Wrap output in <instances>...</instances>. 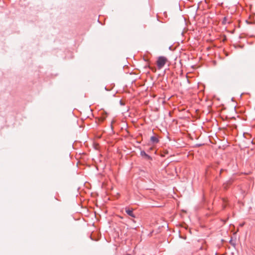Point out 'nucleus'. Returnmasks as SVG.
Masks as SVG:
<instances>
[{
    "instance_id": "f257e3e1",
    "label": "nucleus",
    "mask_w": 255,
    "mask_h": 255,
    "mask_svg": "<svg viewBox=\"0 0 255 255\" xmlns=\"http://www.w3.org/2000/svg\"><path fill=\"white\" fill-rule=\"evenodd\" d=\"M167 62V58L164 56H160L156 62L157 66L159 69L162 68Z\"/></svg>"
},
{
    "instance_id": "f03ea898",
    "label": "nucleus",
    "mask_w": 255,
    "mask_h": 255,
    "mask_svg": "<svg viewBox=\"0 0 255 255\" xmlns=\"http://www.w3.org/2000/svg\"><path fill=\"white\" fill-rule=\"evenodd\" d=\"M126 212L130 216L135 218V216L134 214L133 213L132 210H130L129 208H126Z\"/></svg>"
},
{
    "instance_id": "7ed1b4c3",
    "label": "nucleus",
    "mask_w": 255,
    "mask_h": 255,
    "mask_svg": "<svg viewBox=\"0 0 255 255\" xmlns=\"http://www.w3.org/2000/svg\"><path fill=\"white\" fill-rule=\"evenodd\" d=\"M150 141L153 143H156L158 142V139L156 136H153L150 137Z\"/></svg>"
},
{
    "instance_id": "20e7f679",
    "label": "nucleus",
    "mask_w": 255,
    "mask_h": 255,
    "mask_svg": "<svg viewBox=\"0 0 255 255\" xmlns=\"http://www.w3.org/2000/svg\"><path fill=\"white\" fill-rule=\"evenodd\" d=\"M140 154L142 156H144L145 157H146L147 159H150V157L144 151H141L140 152Z\"/></svg>"
}]
</instances>
